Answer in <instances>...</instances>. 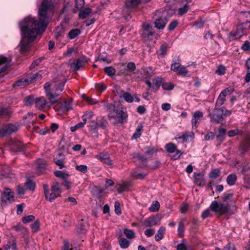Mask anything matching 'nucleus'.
I'll return each instance as SVG.
<instances>
[{
	"instance_id": "nucleus-46",
	"label": "nucleus",
	"mask_w": 250,
	"mask_h": 250,
	"mask_svg": "<svg viewBox=\"0 0 250 250\" xmlns=\"http://www.w3.org/2000/svg\"><path fill=\"white\" fill-rule=\"evenodd\" d=\"M225 67L223 65H220L217 66L215 72L219 75H223L225 73Z\"/></svg>"
},
{
	"instance_id": "nucleus-5",
	"label": "nucleus",
	"mask_w": 250,
	"mask_h": 250,
	"mask_svg": "<svg viewBox=\"0 0 250 250\" xmlns=\"http://www.w3.org/2000/svg\"><path fill=\"white\" fill-rule=\"evenodd\" d=\"M209 208L212 211L221 215L226 214L230 209L229 204L225 205L222 203H218L216 201L212 202Z\"/></svg>"
},
{
	"instance_id": "nucleus-7",
	"label": "nucleus",
	"mask_w": 250,
	"mask_h": 250,
	"mask_svg": "<svg viewBox=\"0 0 250 250\" xmlns=\"http://www.w3.org/2000/svg\"><path fill=\"white\" fill-rule=\"evenodd\" d=\"M219 106H216L211 113L209 114L211 122L212 123H218L223 119V109L219 108Z\"/></svg>"
},
{
	"instance_id": "nucleus-27",
	"label": "nucleus",
	"mask_w": 250,
	"mask_h": 250,
	"mask_svg": "<svg viewBox=\"0 0 250 250\" xmlns=\"http://www.w3.org/2000/svg\"><path fill=\"white\" fill-rule=\"evenodd\" d=\"M41 77V75L39 73H37L36 74H32L29 75L27 79L29 81V83H31L35 81L40 80Z\"/></svg>"
},
{
	"instance_id": "nucleus-36",
	"label": "nucleus",
	"mask_w": 250,
	"mask_h": 250,
	"mask_svg": "<svg viewBox=\"0 0 250 250\" xmlns=\"http://www.w3.org/2000/svg\"><path fill=\"white\" fill-rule=\"evenodd\" d=\"M55 35L56 38L63 36L64 30L62 26L57 27L54 31Z\"/></svg>"
},
{
	"instance_id": "nucleus-16",
	"label": "nucleus",
	"mask_w": 250,
	"mask_h": 250,
	"mask_svg": "<svg viewBox=\"0 0 250 250\" xmlns=\"http://www.w3.org/2000/svg\"><path fill=\"white\" fill-rule=\"evenodd\" d=\"M167 22V20L166 18H160L157 19L155 22V26L158 29H163Z\"/></svg>"
},
{
	"instance_id": "nucleus-34",
	"label": "nucleus",
	"mask_w": 250,
	"mask_h": 250,
	"mask_svg": "<svg viewBox=\"0 0 250 250\" xmlns=\"http://www.w3.org/2000/svg\"><path fill=\"white\" fill-rule=\"evenodd\" d=\"M163 79L161 77H158L153 80V84L157 87L155 91L157 90L159 87L163 83Z\"/></svg>"
},
{
	"instance_id": "nucleus-9",
	"label": "nucleus",
	"mask_w": 250,
	"mask_h": 250,
	"mask_svg": "<svg viewBox=\"0 0 250 250\" xmlns=\"http://www.w3.org/2000/svg\"><path fill=\"white\" fill-rule=\"evenodd\" d=\"M103 163L111 167H113L112 161L110 159L109 155L107 152H101L97 157Z\"/></svg>"
},
{
	"instance_id": "nucleus-59",
	"label": "nucleus",
	"mask_w": 250,
	"mask_h": 250,
	"mask_svg": "<svg viewBox=\"0 0 250 250\" xmlns=\"http://www.w3.org/2000/svg\"><path fill=\"white\" fill-rule=\"evenodd\" d=\"M96 88L99 91H103L106 88V86L104 85L103 83L96 84Z\"/></svg>"
},
{
	"instance_id": "nucleus-40",
	"label": "nucleus",
	"mask_w": 250,
	"mask_h": 250,
	"mask_svg": "<svg viewBox=\"0 0 250 250\" xmlns=\"http://www.w3.org/2000/svg\"><path fill=\"white\" fill-rule=\"evenodd\" d=\"M104 72L107 75L112 76L115 75L116 70L113 67L108 66L104 68Z\"/></svg>"
},
{
	"instance_id": "nucleus-6",
	"label": "nucleus",
	"mask_w": 250,
	"mask_h": 250,
	"mask_svg": "<svg viewBox=\"0 0 250 250\" xmlns=\"http://www.w3.org/2000/svg\"><path fill=\"white\" fill-rule=\"evenodd\" d=\"M14 201V193L10 189H5L1 194L0 208L11 204Z\"/></svg>"
},
{
	"instance_id": "nucleus-55",
	"label": "nucleus",
	"mask_w": 250,
	"mask_h": 250,
	"mask_svg": "<svg viewBox=\"0 0 250 250\" xmlns=\"http://www.w3.org/2000/svg\"><path fill=\"white\" fill-rule=\"evenodd\" d=\"M220 174V171L217 169H215L213 170L210 173L209 175L210 178L212 179H215L217 178L218 176H219Z\"/></svg>"
},
{
	"instance_id": "nucleus-4",
	"label": "nucleus",
	"mask_w": 250,
	"mask_h": 250,
	"mask_svg": "<svg viewBox=\"0 0 250 250\" xmlns=\"http://www.w3.org/2000/svg\"><path fill=\"white\" fill-rule=\"evenodd\" d=\"M127 117L125 113L123 110L116 109L115 107L113 109L112 111H110L109 115V120L114 124H122L124 122V119Z\"/></svg>"
},
{
	"instance_id": "nucleus-24",
	"label": "nucleus",
	"mask_w": 250,
	"mask_h": 250,
	"mask_svg": "<svg viewBox=\"0 0 250 250\" xmlns=\"http://www.w3.org/2000/svg\"><path fill=\"white\" fill-rule=\"evenodd\" d=\"M37 169L39 171H42L46 167V162L42 159H39L37 161Z\"/></svg>"
},
{
	"instance_id": "nucleus-28",
	"label": "nucleus",
	"mask_w": 250,
	"mask_h": 250,
	"mask_svg": "<svg viewBox=\"0 0 250 250\" xmlns=\"http://www.w3.org/2000/svg\"><path fill=\"white\" fill-rule=\"evenodd\" d=\"M189 8V7L188 4H185L183 7H180L177 9L178 15L179 16L183 15L188 11Z\"/></svg>"
},
{
	"instance_id": "nucleus-21",
	"label": "nucleus",
	"mask_w": 250,
	"mask_h": 250,
	"mask_svg": "<svg viewBox=\"0 0 250 250\" xmlns=\"http://www.w3.org/2000/svg\"><path fill=\"white\" fill-rule=\"evenodd\" d=\"M142 0H126L125 6L129 8H132L137 6Z\"/></svg>"
},
{
	"instance_id": "nucleus-39",
	"label": "nucleus",
	"mask_w": 250,
	"mask_h": 250,
	"mask_svg": "<svg viewBox=\"0 0 250 250\" xmlns=\"http://www.w3.org/2000/svg\"><path fill=\"white\" fill-rule=\"evenodd\" d=\"M226 131L224 128H220L218 131V134L217 135V139L222 142L224 139V135Z\"/></svg>"
},
{
	"instance_id": "nucleus-13",
	"label": "nucleus",
	"mask_w": 250,
	"mask_h": 250,
	"mask_svg": "<svg viewBox=\"0 0 250 250\" xmlns=\"http://www.w3.org/2000/svg\"><path fill=\"white\" fill-rule=\"evenodd\" d=\"M143 37L144 38H148L150 36L153 35L152 26L147 23H144L143 24Z\"/></svg>"
},
{
	"instance_id": "nucleus-45",
	"label": "nucleus",
	"mask_w": 250,
	"mask_h": 250,
	"mask_svg": "<svg viewBox=\"0 0 250 250\" xmlns=\"http://www.w3.org/2000/svg\"><path fill=\"white\" fill-rule=\"evenodd\" d=\"M35 183L30 180H28L25 183V187L29 190H34L35 188Z\"/></svg>"
},
{
	"instance_id": "nucleus-51",
	"label": "nucleus",
	"mask_w": 250,
	"mask_h": 250,
	"mask_svg": "<svg viewBox=\"0 0 250 250\" xmlns=\"http://www.w3.org/2000/svg\"><path fill=\"white\" fill-rule=\"evenodd\" d=\"M62 107L66 111L72 109V107L71 102L69 101H64L62 104Z\"/></svg>"
},
{
	"instance_id": "nucleus-33",
	"label": "nucleus",
	"mask_w": 250,
	"mask_h": 250,
	"mask_svg": "<svg viewBox=\"0 0 250 250\" xmlns=\"http://www.w3.org/2000/svg\"><path fill=\"white\" fill-rule=\"evenodd\" d=\"M142 128H143L142 124H140L137 126V127L136 129L135 132H134V133L133 134V136H132L133 139H137L141 136V135L142 134Z\"/></svg>"
},
{
	"instance_id": "nucleus-35",
	"label": "nucleus",
	"mask_w": 250,
	"mask_h": 250,
	"mask_svg": "<svg viewBox=\"0 0 250 250\" xmlns=\"http://www.w3.org/2000/svg\"><path fill=\"white\" fill-rule=\"evenodd\" d=\"M160 204L159 202L157 201H154L151 206L149 208V210L151 212L157 211L160 208Z\"/></svg>"
},
{
	"instance_id": "nucleus-30",
	"label": "nucleus",
	"mask_w": 250,
	"mask_h": 250,
	"mask_svg": "<svg viewBox=\"0 0 250 250\" xmlns=\"http://www.w3.org/2000/svg\"><path fill=\"white\" fill-rule=\"evenodd\" d=\"M85 124H86V119L84 118L83 120V122H80V123L76 124L74 126H71L70 127V130L72 132H74L76 130L83 127L84 126V125H85Z\"/></svg>"
},
{
	"instance_id": "nucleus-31",
	"label": "nucleus",
	"mask_w": 250,
	"mask_h": 250,
	"mask_svg": "<svg viewBox=\"0 0 250 250\" xmlns=\"http://www.w3.org/2000/svg\"><path fill=\"white\" fill-rule=\"evenodd\" d=\"M165 148L167 152L173 153L176 150L177 147L173 143H169L166 145Z\"/></svg>"
},
{
	"instance_id": "nucleus-61",
	"label": "nucleus",
	"mask_w": 250,
	"mask_h": 250,
	"mask_svg": "<svg viewBox=\"0 0 250 250\" xmlns=\"http://www.w3.org/2000/svg\"><path fill=\"white\" fill-rule=\"evenodd\" d=\"M34 102L35 103V100L32 97H28L25 100V104L26 105H30Z\"/></svg>"
},
{
	"instance_id": "nucleus-25",
	"label": "nucleus",
	"mask_w": 250,
	"mask_h": 250,
	"mask_svg": "<svg viewBox=\"0 0 250 250\" xmlns=\"http://www.w3.org/2000/svg\"><path fill=\"white\" fill-rule=\"evenodd\" d=\"M54 175L58 178L66 179L68 177L69 174L64 171L57 170L54 172Z\"/></svg>"
},
{
	"instance_id": "nucleus-32",
	"label": "nucleus",
	"mask_w": 250,
	"mask_h": 250,
	"mask_svg": "<svg viewBox=\"0 0 250 250\" xmlns=\"http://www.w3.org/2000/svg\"><path fill=\"white\" fill-rule=\"evenodd\" d=\"M224 95H223V93H220L219 94L216 102V106H220L224 104L226 101V97L224 96Z\"/></svg>"
},
{
	"instance_id": "nucleus-60",
	"label": "nucleus",
	"mask_w": 250,
	"mask_h": 250,
	"mask_svg": "<svg viewBox=\"0 0 250 250\" xmlns=\"http://www.w3.org/2000/svg\"><path fill=\"white\" fill-rule=\"evenodd\" d=\"M11 112L7 108H0V115L8 116L11 114Z\"/></svg>"
},
{
	"instance_id": "nucleus-3",
	"label": "nucleus",
	"mask_w": 250,
	"mask_h": 250,
	"mask_svg": "<svg viewBox=\"0 0 250 250\" xmlns=\"http://www.w3.org/2000/svg\"><path fill=\"white\" fill-rule=\"evenodd\" d=\"M43 188L45 198L51 202L59 197L62 193L61 186L57 182L52 184L50 190L46 184L43 185Z\"/></svg>"
},
{
	"instance_id": "nucleus-11",
	"label": "nucleus",
	"mask_w": 250,
	"mask_h": 250,
	"mask_svg": "<svg viewBox=\"0 0 250 250\" xmlns=\"http://www.w3.org/2000/svg\"><path fill=\"white\" fill-rule=\"evenodd\" d=\"M203 117V113L202 111L198 110L193 113L192 118L191 119V124L192 128L196 129L199 124V121Z\"/></svg>"
},
{
	"instance_id": "nucleus-29",
	"label": "nucleus",
	"mask_w": 250,
	"mask_h": 250,
	"mask_svg": "<svg viewBox=\"0 0 250 250\" xmlns=\"http://www.w3.org/2000/svg\"><path fill=\"white\" fill-rule=\"evenodd\" d=\"M237 180L236 176L235 174H229L227 178V182L228 185L232 186L233 185Z\"/></svg>"
},
{
	"instance_id": "nucleus-43",
	"label": "nucleus",
	"mask_w": 250,
	"mask_h": 250,
	"mask_svg": "<svg viewBox=\"0 0 250 250\" xmlns=\"http://www.w3.org/2000/svg\"><path fill=\"white\" fill-rule=\"evenodd\" d=\"M174 85L171 82L164 83L162 84V88L166 90H171L173 89Z\"/></svg>"
},
{
	"instance_id": "nucleus-23",
	"label": "nucleus",
	"mask_w": 250,
	"mask_h": 250,
	"mask_svg": "<svg viewBox=\"0 0 250 250\" xmlns=\"http://www.w3.org/2000/svg\"><path fill=\"white\" fill-rule=\"evenodd\" d=\"M91 12L92 10L90 8H86L81 11L79 16L80 18L83 19L87 18Z\"/></svg>"
},
{
	"instance_id": "nucleus-54",
	"label": "nucleus",
	"mask_w": 250,
	"mask_h": 250,
	"mask_svg": "<svg viewBox=\"0 0 250 250\" xmlns=\"http://www.w3.org/2000/svg\"><path fill=\"white\" fill-rule=\"evenodd\" d=\"M114 208H115V213L119 215L122 213L121 208H120V203L118 201L115 202L114 204Z\"/></svg>"
},
{
	"instance_id": "nucleus-42",
	"label": "nucleus",
	"mask_w": 250,
	"mask_h": 250,
	"mask_svg": "<svg viewBox=\"0 0 250 250\" xmlns=\"http://www.w3.org/2000/svg\"><path fill=\"white\" fill-rule=\"evenodd\" d=\"M124 232L125 236L129 239H132L135 237L134 232L132 229H124Z\"/></svg>"
},
{
	"instance_id": "nucleus-22",
	"label": "nucleus",
	"mask_w": 250,
	"mask_h": 250,
	"mask_svg": "<svg viewBox=\"0 0 250 250\" xmlns=\"http://www.w3.org/2000/svg\"><path fill=\"white\" fill-rule=\"evenodd\" d=\"M29 81L27 78L22 79L17 81L14 84V87L24 86L29 84Z\"/></svg>"
},
{
	"instance_id": "nucleus-19",
	"label": "nucleus",
	"mask_w": 250,
	"mask_h": 250,
	"mask_svg": "<svg viewBox=\"0 0 250 250\" xmlns=\"http://www.w3.org/2000/svg\"><path fill=\"white\" fill-rule=\"evenodd\" d=\"M158 223L159 220L157 218L152 217L146 220L144 225L146 227H151L158 225Z\"/></svg>"
},
{
	"instance_id": "nucleus-53",
	"label": "nucleus",
	"mask_w": 250,
	"mask_h": 250,
	"mask_svg": "<svg viewBox=\"0 0 250 250\" xmlns=\"http://www.w3.org/2000/svg\"><path fill=\"white\" fill-rule=\"evenodd\" d=\"M31 227L33 232H37L39 230L40 227L39 221H35L33 224H31Z\"/></svg>"
},
{
	"instance_id": "nucleus-15",
	"label": "nucleus",
	"mask_w": 250,
	"mask_h": 250,
	"mask_svg": "<svg viewBox=\"0 0 250 250\" xmlns=\"http://www.w3.org/2000/svg\"><path fill=\"white\" fill-rule=\"evenodd\" d=\"M168 48V44L166 43L162 44L160 49L157 51V54L159 58H163L165 57L167 53Z\"/></svg>"
},
{
	"instance_id": "nucleus-64",
	"label": "nucleus",
	"mask_w": 250,
	"mask_h": 250,
	"mask_svg": "<svg viewBox=\"0 0 250 250\" xmlns=\"http://www.w3.org/2000/svg\"><path fill=\"white\" fill-rule=\"evenodd\" d=\"M144 233L147 237H150L155 233V230L152 229H147L145 231Z\"/></svg>"
},
{
	"instance_id": "nucleus-56",
	"label": "nucleus",
	"mask_w": 250,
	"mask_h": 250,
	"mask_svg": "<svg viewBox=\"0 0 250 250\" xmlns=\"http://www.w3.org/2000/svg\"><path fill=\"white\" fill-rule=\"evenodd\" d=\"M181 65V64L180 63L174 62L171 65L170 69L177 73Z\"/></svg>"
},
{
	"instance_id": "nucleus-47",
	"label": "nucleus",
	"mask_w": 250,
	"mask_h": 250,
	"mask_svg": "<svg viewBox=\"0 0 250 250\" xmlns=\"http://www.w3.org/2000/svg\"><path fill=\"white\" fill-rule=\"evenodd\" d=\"M234 91V88L229 86L221 91L220 93H223V95H225L224 96L226 97L227 95H230Z\"/></svg>"
},
{
	"instance_id": "nucleus-52",
	"label": "nucleus",
	"mask_w": 250,
	"mask_h": 250,
	"mask_svg": "<svg viewBox=\"0 0 250 250\" xmlns=\"http://www.w3.org/2000/svg\"><path fill=\"white\" fill-rule=\"evenodd\" d=\"M76 169L85 173L87 171V167L85 165H77L75 167Z\"/></svg>"
},
{
	"instance_id": "nucleus-14",
	"label": "nucleus",
	"mask_w": 250,
	"mask_h": 250,
	"mask_svg": "<svg viewBox=\"0 0 250 250\" xmlns=\"http://www.w3.org/2000/svg\"><path fill=\"white\" fill-rule=\"evenodd\" d=\"M10 62V59L3 56H0V72L4 71L8 67Z\"/></svg>"
},
{
	"instance_id": "nucleus-38",
	"label": "nucleus",
	"mask_w": 250,
	"mask_h": 250,
	"mask_svg": "<svg viewBox=\"0 0 250 250\" xmlns=\"http://www.w3.org/2000/svg\"><path fill=\"white\" fill-rule=\"evenodd\" d=\"M188 72L187 68L185 66L181 65L177 73L178 75L186 77L188 75Z\"/></svg>"
},
{
	"instance_id": "nucleus-58",
	"label": "nucleus",
	"mask_w": 250,
	"mask_h": 250,
	"mask_svg": "<svg viewBox=\"0 0 250 250\" xmlns=\"http://www.w3.org/2000/svg\"><path fill=\"white\" fill-rule=\"evenodd\" d=\"M88 126L90 130H93L97 128L96 120H93L90 121Z\"/></svg>"
},
{
	"instance_id": "nucleus-62",
	"label": "nucleus",
	"mask_w": 250,
	"mask_h": 250,
	"mask_svg": "<svg viewBox=\"0 0 250 250\" xmlns=\"http://www.w3.org/2000/svg\"><path fill=\"white\" fill-rule=\"evenodd\" d=\"M178 24V21H173L170 22L168 27V30L169 31L173 30L175 29L176 26Z\"/></svg>"
},
{
	"instance_id": "nucleus-1",
	"label": "nucleus",
	"mask_w": 250,
	"mask_h": 250,
	"mask_svg": "<svg viewBox=\"0 0 250 250\" xmlns=\"http://www.w3.org/2000/svg\"><path fill=\"white\" fill-rule=\"evenodd\" d=\"M54 5L51 0H44L38 9L39 21L32 16L25 18L20 22L21 33L20 50L25 52L30 44L38 40L45 31L49 20L53 15Z\"/></svg>"
},
{
	"instance_id": "nucleus-44",
	"label": "nucleus",
	"mask_w": 250,
	"mask_h": 250,
	"mask_svg": "<svg viewBox=\"0 0 250 250\" xmlns=\"http://www.w3.org/2000/svg\"><path fill=\"white\" fill-rule=\"evenodd\" d=\"M185 225L183 223H180L178 227V234L180 237H183L184 233Z\"/></svg>"
},
{
	"instance_id": "nucleus-12",
	"label": "nucleus",
	"mask_w": 250,
	"mask_h": 250,
	"mask_svg": "<svg viewBox=\"0 0 250 250\" xmlns=\"http://www.w3.org/2000/svg\"><path fill=\"white\" fill-rule=\"evenodd\" d=\"M193 177L194 182L197 186L203 187L205 185V180L204 179V174L203 172H194Z\"/></svg>"
},
{
	"instance_id": "nucleus-26",
	"label": "nucleus",
	"mask_w": 250,
	"mask_h": 250,
	"mask_svg": "<svg viewBox=\"0 0 250 250\" xmlns=\"http://www.w3.org/2000/svg\"><path fill=\"white\" fill-rule=\"evenodd\" d=\"M165 230L166 229L163 227H161L159 228L157 233L155 236V239L156 241H158L163 238V235Z\"/></svg>"
},
{
	"instance_id": "nucleus-17",
	"label": "nucleus",
	"mask_w": 250,
	"mask_h": 250,
	"mask_svg": "<svg viewBox=\"0 0 250 250\" xmlns=\"http://www.w3.org/2000/svg\"><path fill=\"white\" fill-rule=\"evenodd\" d=\"M17 247L15 241L14 240L8 241L7 244L4 245L0 249V250H17Z\"/></svg>"
},
{
	"instance_id": "nucleus-37",
	"label": "nucleus",
	"mask_w": 250,
	"mask_h": 250,
	"mask_svg": "<svg viewBox=\"0 0 250 250\" xmlns=\"http://www.w3.org/2000/svg\"><path fill=\"white\" fill-rule=\"evenodd\" d=\"M81 33L79 29H75L71 30L68 33V36L71 39H73Z\"/></svg>"
},
{
	"instance_id": "nucleus-20",
	"label": "nucleus",
	"mask_w": 250,
	"mask_h": 250,
	"mask_svg": "<svg viewBox=\"0 0 250 250\" xmlns=\"http://www.w3.org/2000/svg\"><path fill=\"white\" fill-rule=\"evenodd\" d=\"M250 149V140L246 141L241 144L240 150L242 154L246 153Z\"/></svg>"
},
{
	"instance_id": "nucleus-10",
	"label": "nucleus",
	"mask_w": 250,
	"mask_h": 250,
	"mask_svg": "<svg viewBox=\"0 0 250 250\" xmlns=\"http://www.w3.org/2000/svg\"><path fill=\"white\" fill-rule=\"evenodd\" d=\"M18 129V127L13 125H9L4 126L0 130V137L10 134L17 131Z\"/></svg>"
},
{
	"instance_id": "nucleus-8",
	"label": "nucleus",
	"mask_w": 250,
	"mask_h": 250,
	"mask_svg": "<svg viewBox=\"0 0 250 250\" xmlns=\"http://www.w3.org/2000/svg\"><path fill=\"white\" fill-rule=\"evenodd\" d=\"M7 145L10 147L11 150L15 152L22 151L24 148L21 142L15 139H11L7 143Z\"/></svg>"
},
{
	"instance_id": "nucleus-41",
	"label": "nucleus",
	"mask_w": 250,
	"mask_h": 250,
	"mask_svg": "<svg viewBox=\"0 0 250 250\" xmlns=\"http://www.w3.org/2000/svg\"><path fill=\"white\" fill-rule=\"evenodd\" d=\"M124 99L128 103H131L134 101V97L128 92H124L123 94Z\"/></svg>"
},
{
	"instance_id": "nucleus-50",
	"label": "nucleus",
	"mask_w": 250,
	"mask_h": 250,
	"mask_svg": "<svg viewBox=\"0 0 250 250\" xmlns=\"http://www.w3.org/2000/svg\"><path fill=\"white\" fill-rule=\"evenodd\" d=\"M136 69V66L134 62H129L127 63L125 70L129 72H132Z\"/></svg>"
},
{
	"instance_id": "nucleus-63",
	"label": "nucleus",
	"mask_w": 250,
	"mask_h": 250,
	"mask_svg": "<svg viewBox=\"0 0 250 250\" xmlns=\"http://www.w3.org/2000/svg\"><path fill=\"white\" fill-rule=\"evenodd\" d=\"M133 175L134 177L137 179H143L146 176V174L143 173L134 172L133 173Z\"/></svg>"
},
{
	"instance_id": "nucleus-18",
	"label": "nucleus",
	"mask_w": 250,
	"mask_h": 250,
	"mask_svg": "<svg viewBox=\"0 0 250 250\" xmlns=\"http://www.w3.org/2000/svg\"><path fill=\"white\" fill-rule=\"evenodd\" d=\"M85 61L83 59H78L76 63H72L70 66L74 70L77 71L80 68L82 67L85 63Z\"/></svg>"
},
{
	"instance_id": "nucleus-57",
	"label": "nucleus",
	"mask_w": 250,
	"mask_h": 250,
	"mask_svg": "<svg viewBox=\"0 0 250 250\" xmlns=\"http://www.w3.org/2000/svg\"><path fill=\"white\" fill-rule=\"evenodd\" d=\"M84 4V0H76L75 1V7L78 9L82 8Z\"/></svg>"
},
{
	"instance_id": "nucleus-49",
	"label": "nucleus",
	"mask_w": 250,
	"mask_h": 250,
	"mask_svg": "<svg viewBox=\"0 0 250 250\" xmlns=\"http://www.w3.org/2000/svg\"><path fill=\"white\" fill-rule=\"evenodd\" d=\"M129 241L126 239L123 238L120 241V245L122 248L126 249L129 246Z\"/></svg>"
},
{
	"instance_id": "nucleus-48",
	"label": "nucleus",
	"mask_w": 250,
	"mask_h": 250,
	"mask_svg": "<svg viewBox=\"0 0 250 250\" xmlns=\"http://www.w3.org/2000/svg\"><path fill=\"white\" fill-rule=\"evenodd\" d=\"M35 217L34 215H30L22 218V222L23 223H27L34 221Z\"/></svg>"
},
{
	"instance_id": "nucleus-2",
	"label": "nucleus",
	"mask_w": 250,
	"mask_h": 250,
	"mask_svg": "<svg viewBox=\"0 0 250 250\" xmlns=\"http://www.w3.org/2000/svg\"><path fill=\"white\" fill-rule=\"evenodd\" d=\"M62 79L59 81H54L51 83H46L44 84V88L48 99V102L46 99L43 97H38L35 99L36 107L42 110L49 108L51 105L55 103H60V99H56L63 90L64 85V79L62 76Z\"/></svg>"
}]
</instances>
